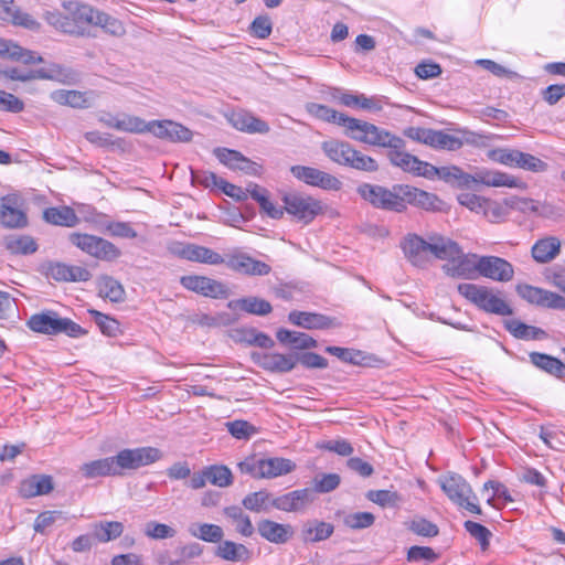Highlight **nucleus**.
Instances as JSON below:
<instances>
[{
  "mask_svg": "<svg viewBox=\"0 0 565 565\" xmlns=\"http://www.w3.org/2000/svg\"><path fill=\"white\" fill-rule=\"evenodd\" d=\"M465 529L472 537H475L480 543L482 550L488 548L491 532L486 526L473 521H466Z\"/></svg>",
  "mask_w": 565,
  "mask_h": 565,
  "instance_id": "0e129e2a",
  "label": "nucleus"
},
{
  "mask_svg": "<svg viewBox=\"0 0 565 565\" xmlns=\"http://www.w3.org/2000/svg\"><path fill=\"white\" fill-rule=\"evenodd\" d=\"M404 135L412 140L439 150L456 151L463 146V141L459 137L449 135L443 130L409 127L405 129Z\"/></svg>",
  "mask_w": 565,
  "mask_h": 565,
  "instance_id": "9b49d317",
  "label": "nucleus"
},
{
  "mask_svg": "<svg viewBox=\"0 0 565 565\" xmlns=\"http://www.w3.org/2000/svg\"><path fill=\"white\" fill-rule=\"evenodd\" d=\"M145 534L153 540H164L174 537L177 531L170 525L151 521L146 524Z\"/></svg>",
  "mask_w": 565,
  "mask_h": 565,
  "instance_id": "13d9d810",
  "label": "nucleus"
},
{
  "mask_svg": "<svg viewBox=\"0 0 565 565\" xmlns=\"http://www.w3.org/2000/svg\"><path fill=\"white\" fill-rule=\"evenodd\" d=\"M216 556L228 562H247L250 559L252 553L244 545L232 541L222 542L215 552Z\"/></svg>",
  "mask_w": 565,
  "mask_h": 565,
  "instance_id": "e433bc0d",
  "label": "nucleus"
},
{
  "mask_svg": "<svg viewBox=\"0 0 565 565\" xmlns=\"http://www.w3.org/2000/svg\"><path fill=\"white\" fill-rule=\"evenodd\" d=\"M276 337L279 342L290 344L295 349L305 350L317 347V341L307 333L280 329L277 331Z\"/></svg>",
  "mask_w": 565,
  "mask_h": 565,
  "instance_id": "79ce46f5",
  "label": "nucleus"
},
{
  "mask_svg": "<svg viewBox=\"0 0 565 565\" xmlns=\"http://www.w3.org/2000/svg\"><path fill=\"white\" fill-rule=\"evenodd\" d=\"M180 282L185 289L204 297L225 298L227 296V288L225 285L205 276H182Z\"/></svg>",
  "mask_w": 565,
  "mask_h": 565,
  "instance_id": "f3484780",
  "label": "nucleus"
},
{
  "mask_svg": "<svg viewBox=\"0 0 565 565\" xmlns=\"http://www.w3.org/2000/svg\"><path fill=\"white\" fill-rule=\"evenodd\" d=\"M53 490V480L46 475H34L24 479L20 484V494L23 498H34L47 494Z\"/></svg>",
  "mask_w": 565,
  "mask_h": 565,
  "instance_id": "2f4dec72",
  "label": "nucleus"
},
{
  "mask_svg": "<svg viewBox=\"0 0 565 565\" xmlns=\"http://www.w3.org/2000/svg\"><path fill=\"white\" fill-rule=\"evenodd\" d=\"M516 153L518 150L515 149L497 148L488 151V158L494 162L514 168Z\"/></svg>",
  "mask_w": 565,
  "mask_h": 565,
  "instance_id": "69168bd1",
  "label": "nucleus"
},
{
  "mask_svg": "<svg viewBox=\"0 0 565 565\" xmlns=\"http://www.w3.org/2000/svg\"><path fill=\"white\" fill-rule=\"evenodd\" d=\"M231 310H242L250 315L266 316L271 312V305L258 297H245L228 302Z\"/></svg>",
  "mask_w": 565,
  "mask_h": 565,
  "instance_id": "f704fd0d",
  "label": "nucleus"
},
{
  "mask_svg": "<svg viewBox=\"0 0 565 565\" xmlns=\"http://www.w3.org/2000/svg\"><path fill=\"white\" fill-rule=\"evenodd\" d=\"M403 186L401 184L386 189L381 185L362 183L356 191L363 200L374 207L399 213L405 211L404 191L401 190Z\"/></svg>",
  "mask_w": 565,
  "mask_h": 565,
  "instance_id": "0eeeda50",
  "label": "nucleus"
},
{
  "mask_svg": "<svg viewBox=\"0 0 565 565\" xmlns=\"http://www.w3.org/2000/svg\"><path fill=\"white\" fill-rule=\"evenodd\" d=\"M401 190L404 191L405 209L407 207V204H412L427 211L440 210L441 201L437 195L411 185H404Z\"/></svg>",
  "mask_w": 565,
  "mask_h": 565,
  "instance_id": "cd10ccee",
  "label": "nucleus"
},
{
  "mask_svg": "<svg viewBox=\"0 0 565 565\" xmlns=\"http://www.w3.org/2000/svg\"><path fill=\"white\" fill-rule=\"evenodd\" d=\"M189 533L196 539L210 543L221 542L224 536L222 527L211 523L192 524L189 527Z\"/></svg>",
  "mask_w": 565,
  "mask_h": 565,
  "instance_id": "c03bdc74",
  "label": "nucleus"
},
{
  "mask_svg": "<svg viewBox=\"0 0 565 565\" xmlns=\"http://www.w3.org/2000/svg\"><path fill=\"white\" fill-rule=\"evenodd\" d=\"M253 358L260 367L276 373L290 372L298 362V358L292 354L276 352L255 353Z\"/></svg>",
  "mask_w": 565,
  "mask_h": 565,
  "instance_id": "4be33fe9",
  "label": "nucleus"
},
{
  "mask_svg": "<svg viewBox=\"0 0 565 565\" xmlns=\"http://www.w3.org/2000/svg\"><path fill=\"white\" fill-rule=\"evenodd\" d=\"M89 313L103 334L107 337H117L121 333L120 324L116 319L97 310H89Z\"/></svg>",
  "mask_w": 565,
  "mask_h": 565,
  "instance_id": "3c124183",
  "label": "nucleus"
},
{
  "mask_svg": "<svg viewBox=\"0 0 565 565\" xmlns=\"http://www.w3.org/2000/svg\"><path fill=\"white\" fill-rule=\"evenodd\" d=\"M459 294L479 309L499 316L512 315V309L501 294L486 286L463 282L458 286Z\"/></svg>",
  "mask_w": 565,
  "mask_h": 565,
  "instance_id": "39448f33",
  "label": "nucleus"
},
{
  "mask_svg": "<svg viewBox=\"0 0 565 565\" xmlns=\"http://www.w3.org/2000/svg\"><path fill=\"white\" fill-rule=\"evenodd\" d=\"M458 202L472 212H486V204L488 201L473 193H461L458 195Z\"/></svg>",
  "mask_w": 565,
  "mask_h": 565,
  "instance_id": "774afa93",
  "label": "nucleus"
},
{
  "mask_svg": "<svg viewBox=\"0 0 565 565\" xmlns=\"http://www.w3.org/2000/svg\"><path fill=\"white\" fill-rule=\"evenodd\" d=\"M430 247L431 259L437 258L447 260V264H450L459 256V245L449 237H445L439 234L430 235Z\"/></svg>",
  "mask_w": 565,
  "mask_h": 565,
  "instance_id": "c756f323",
  "label": "nucleus"
},
{
  "mask_svg": "<svg viewBox=\"0 0 565 565\" xmlns=\"http://www.w3.org/2000/svg\"><path fill=\"white\" fill-rule=\"evenodd\" d=\"M38 77L49 78V76L44 75L42 72H35V71L22 72L17 67L0 70V78H4V79L26 82V81L38 78Z\"/></svg>",
  "mask_w": 565,
  "mask_h": 565,
  "instance_id": "680f3d73",
  "label": "nucleus"
},
{
  "mask_svg": "<svg viewBox=\"0 0 565 565\" xmlns=\"http://www.w3.org/2000/svg\"><path fill=\"white\" fill-rule=\"evenodd\" d=\"M530 356L532 363L537 367L557 377L565 376V364H563L559 360L542 353H532Z\"/></svg>",
  "mask_w": 565,
  "mask_h": 565,
  "instance_id": "a18cd8bd",
  "label": "nucleus"
},
{
  "mask_svg": "<svg viewBox=\"0 0 565 565\" xmlns=\"http://www.w3.org/2000/svg\"><path fill=\"white\" fill-rule=\"evenodd\" d=\"M443 491L448 499L471 513L481 514V509L477 504V497L471 486L457 473H448L438 479Z\"/></svg>",
  "mask_w": 565,
  "mask_h": 565,
  "instance_id": "6e6552de",
  "label": "nucleus"
},
{
  "mask_svg": "<svg viewBox=\"0 0 565 565\" xmlns=\"http://www.w3.org/2000/svg\"><path fill=\"white\" fill-rule=\"evenodd\" d=\"M11 198H3L0 204V223L7 227H21L26 224L25 214L11 205Z\"/></svg>",
  "mask_w": 565,
  "mask_h": 565,
  "instance_id": "ea45409f",
  "label": "nucleus"
},
{
  "mask_svg": "<svg viewBox=\"0 0 565 565\" xmlns=\"http://www.w3.org/2000/svg\"><path fill=\"white\" fill-rule=\"evenodd\" d=\"M375 521V518L370 512H355L344 516V524L353 530L370 527Z\"/></svg>",
  "mask_w": 565,
  "mask_h": 565,
  "instance_id": "bf43d9fd",
  "label": "nucleus"
},
{
  "mask_svg": "<svg viewBox=\"0 0 565 565\" xmlns=\"http://www.w3.org/2000/svg\"><path fill=\"white\" fill-rule=\"evenodd\" d=\"M271 500L267 491H257L246 495L243 500V505L254 512L268 511L269 507H271Z\"/></svg>",
  "mask_w": 565,
  "mask_h": 565,
  "instance_id": "603ef678",
  "label": "nucleus"
},
{
  "mask_svg": "<svg viewBox=\"0 0 565 565\" xmlns=\"http://www.w3.org/2000/svg\"><path fill=\"white\" fill-rule=\"evenodd\" d=\"M257 531L262 537L275 544H285L294 535V529L290 524H281L271 520L259 521Z\"/></svg>",
  "mask_w": 565,
  "mask_h": 565,
  "instance_id": "a878e982",
  "label": "nucleus"
},
{
  "mask_svg": "<svg viewBox=\"0 0 565 565\" xmlns=\"http://www.w3.org/2000/svg\"><path fill=\"white\" fill-rule=\"evenodd\" d=\"M334 531L331 523L323 521L308 522L302 530V537L305 542L317 543L329 539Z\"/></svg>",
  "mask_w": 565,
  "mask_h": 565,
  "instance_id": "37998d69",
  "label": "nucleus"
},
{
  "mask_svg": "<svg viewBox=\"0 0 565 565\" xmlns=\"http://www.w3.org/2000/svg\"><path fill=\"white\" fill-rule=\"evenodd\" d=\"M177 253L184 259L209 265H220L225 262L221 254L211 248L194 244L182 245Z\"/></svg>",
  "mask_w": 565,
  "mask_h": 565,
  "instance_id": "bb28decb",
  "label": "nucleus"
},
{
  "mask_svg": "<svg viewBox=\"0 0 565 565\" xmlns=\"http://www.w3.org/2000/svg\"><path fill=\"white\" fill-rule=\"evenodd\" d=\"M99 295L111 302H120L125 299V289L119 281L111 277H103L98 282Z\"/></svg>",
  "mask_w": 565,
  "mask_h": 565,
  "instance_id": "49530a36",
  "label": "nucleus"
},
{
  "mask_svg": "<svg viewBox=\"0 0 565 565\" xmlns=\"http://www.w3.org/2000/svg\"><path fill=\"white\" fill-rule=\"evenodd\" d=\"M79 471L87 479L118 476L114 457L86 462L81 466Z\"/></svg>",
  "mask_w": 565,
  "mask_h": 565,
  "instance_id": "72a5a7b5",
  "label": "nucleus"
},
{
  "mask_svg": "<svg viewBox=\"0 0 565 565\" xmlns=\"http://www.w3.org/2000/svg\"><path fill=\"white\" fill-rule=\"evenodd\" d=\"M489 489L492 490V494L487 498V503L498 508L499 504L497 503L498 500H503L504 502H512L513 499L510 495L507 487L498 481H488L483 484V492L489 491Z\"/></svg>",
  "mask_w": 565,
  "mask_h": 565,
  "instance_id": "6e6d98bb",
  "label": "nucleus"
},
{
  "mask_svg": "<svg viewBox=\"0 0 565 565\" xmlns=\"http://www.w3.org/2000/svg\"><path fill=\"white\" fill-rule=\"evenodd\" d=\"M26 324L32 331L47 335L65 333L72 338H79L86 333L79 324L52 310L32 315Z\"/></svg>",
  "mask_w": 565,
  "mask_h": 565,
  "instance_id": "423d86ee",
  "label": "nucleus"
},
{
  "mask_svg": "<svg viewBox=\"0 0 565 565\" xmlns=\"http://www.w3.org/2000/svg\"><path fill=\"white\" fill-rule=\"evenodd\" d=\"M508 330L516 338L520 339H541L545 333L543 330L524 324L518 320H511L507 323Z\"/></svg>",
  "mask_w": 565,
  "mask_h": 565,
  "instance_id": "864d4df0",
  "label": "nucleus"
},
{
  "mask_svg": "<svg viewBox=\"0 0 565 565\" xmlns=\"http://www.w3.org/2000/svg\"><path fill=\"white\" fill-rule=\"evenodd\" d=\"M290 172L299 181L326 191H339L342 188V182L337 177L317 168L292 166Z\"/></svg>",
  "mask_w": 565,
  "mask_h": 565,
  "instance_id": "2eb2a0df",
  "label": "nucleus"
},
{
  "mask_svg": "<svg viewBox=\"0 0 565 565\" xmlns=\"http://www.w3.org/2000/svg\"><path fill=\"white\" fill-rule=\"evenodd\" d=\"M282 201L285 211L303 224H309L323 212L321 201L303 193H288Z\"/></svg>",
  "mask_w": 565,
  "mask_h": 565,
  "instance_id": "9d476101",
  "label": "nucleus"
},
{
  "mask_svg": "<svg viewBox=\"0 0 565 565\" xmlns=\"http://www.w3.org/2000/svg\"><path fill=\"white\" fill-rule=\"evenodd\" d=\"M228 433L237 439H248L256 433V429L246 420H234L226 423Z\"/></svg>",
  "mask_w": 565,
  "mask_h": 565,
  "instance_id": "338daca9",
  "label": "nucleus"
},
{
  "mask_svg": "<svg viewBox=\"0 0 565 565\" xmlns=\"http://www.w3.org/2000/svg\"><path fill=\"white\" fill-rule=\"evenodd\" d=\"M347 135L356 141L385 148H404V140L367 121L350 118Z\"/></svg>",
  "mask_w": 565,
  "mask_h": 565,
  "instance_id": "20e7f679",
  "label": "nucleus"
},
{
  "mask_svg": "<svg viewBox=\"0 0 565 565\" xmlns=\"http://www.w3.org/2000/svg\"><path fill=\"white\" fill-rule=\"evenodd\" d=\"M388 158L392 164L403 169L406 172H413L417 175H428L433 166L418 160L416 157L403 151V148H390Z\"/></svg>",
  "mask_w": 565,
  "mask_h": 565,
  "instance_id": "393cba45",
  "label": "nucleus"
},
{
  "mask_svg": "<svg viewBox=\"0 0 565 565\" xmlns=\"http://www.w3.org/2000/svg\"><path fill=\"white\" fill-rule=\"evenodd\" d=\"M0 57L21 61L25 64H40L43 62V58L36 53L24 50L18 44L4 39H0Z\"/></svg>",
  "mask_w": 565,
  "mask_h": 565,
  "instance_id": "473e14b6",
  "label": "nucleus"
},
{
  "mask_svg": "<svg viewBox=\"0 0 565 565\" xmlns=\"http://www.w3.org/2000/svg\"><path fill=\"white\" fill-rule=\"evenodd\" d=\"M315 499L313 490L306 488L274 498L270 505L285 512H299L303 511Z\"/></svg>",
  "mask_w": 565,
  "mask_h": 565,
  "instance_id": "6ab92c4d",
  "label": "nucleus"
},
{
  "mask_svg": "<svg viewBox=\"0 0 565 565\" xmlns=\"http://www.w3.org/2000/svg\"><path fill=\"white\" fill-rule=\"evenodd\" d=\"M206 478L213 486L225 488L232 484L233 476L225 466H212L206 469Z\"/></svg>",
  "mask_w": 565,
  "mask_h": 565,
  "instance_id": "5fc2aeb1",
  "label": "nucleus"
},
{
  "mask_svg": "<svg viewBox=\"0 0 565 565\" xmlns=\"http://www.w3.org/2000/svg\"><path fill=\"white\" fill-rule=\"evenodd\" d=\"M225 264L231 270L246 276H266L271 271V267L262 262L253 258L246 253L233 250L227 254Z\"/></svg>",
  "mask_w": 565,
  "mask_h": 565,
  "instance_id": "dca6fc26",
  "label": "nucleus"
},
{
  "mask_svg": "<svg viewBox=\"0 0 565 565\" xmlns=\"http://www.w3.org/2000/svg\"><path fill=\"white\" fill-rule=\"evenodd\" d=\"M306 110L311 116L332 124H338L340 126H343L347 128L348 120H350L351 117L347 116L345 114L339 113L326 105L317 104V103H308L306 105Z\"/></svg>",
  "mask_w": 565,
  "mask_h": 565,
  "instance_id": "c9c22d12",
  "label": "nucleus"
},
{
  "mask_svg": "<svg viewBox=\"0 0 565 565\" xmlns=\"http://www.w3.org/2000/svg\"><path fill=\"white\" fill-rule=\"evenodd\" d=\"M228 122L237 130L248 134H267L269 126L266 121L245 110H235L227 115Z\"/></svg>",
  "mask_w": 565,
  "mask_h": 565,
  "instance_id": "5701e85b",
  "label": "nucleus"
},
{
  "mask_svg": "<svg viewBox=\"0 0 565 565\" xmlns=\"http://www.w3.org/2000/svg\"><path fill=\"white\" fill-rule=\"evenodd\" d=\"M405 258L416 267H426L431 262L430 235L427 239L409 233L401 241Z\"/></svg>",
  "mask_w": 565,
  "mask_h": 565,
  "instance_id": "4468645a",
  "label": "nucleus"
},
{
  "mask_svg": "<svg viewBox=\"0 0 565 565\" xmlns=\"http://www.w3.org/2000/svg\"><path fill=\"white\" fill-rule=\"evenodd\" d=\"M148 132L170 142H189L193 137L189 128L172 120L149 121Z\"/></svg>",
  "mask_w": 565,
  "mask_h": 565,
  "instance_id": "a211bd4d",
  "label": "nucleus"
},
{
  "mask_svg": "<svg viewBox=\"0 0 565 565\" xmlns=\"http://www.w3.org/2000/svg\"><path fill=\"white\" fill-rule=\"evenodd\" d=\"M124 532V524L118 521H100L92 525V537L100 543L118 539Z\"/></svg>",
  "mask_w": 565,
  "mask_h": 565,
  "instance_id": "4c0bfd02",
  "label": "nucleus"
},
{
  "mask_svg": "<svg viewBox=\"0 0 565 565\" xmlns=\"http://www.w3.org/2000/svg\"><path fill=\"white\" fill-rule=\"evenodd\" d=\"M68 238L73 245L102 260H115L121 254L113 243L98 236L72 233Z\"/></svg>",
  "mask_w": 565,
  "mask_h": 565,
  "instance_id": "f8f14e48",
  "label": "nucleus"
},
{
  "mask_svg": "<svg viewBox=\"0 0 565 565\" xmlns=\"http://www.w3.org/2000/svg\"><path fill=\"white\" fill-rule=\"evenodd\" d=\"M434 171L439 179L446 182H454L459 188H471L475 184L486 186H507V188H525V184L518 178L494 170L479 169L473 174L463 172L456 166L430 168L429 173Z\"/></svg>",
  "mask_w": 565,
  "mask_h": 565,
  "instance_id": "f03ea898",
  "label": "nucleus"
},
{
  "mask_svg": "<svg viewBox=\"0 0 565 565\" xmlns=\"http://www.w3.org/2000/svg\"><path fill=\"white\" fill-rule=\"evenodd\" d=\"M216 158L226 167L233 170H241L247 174H257L260 167L245 158L241 152L236 150H230L226 148H218L214 151Z\"/></svg>",
  "mask_w": 565,
  "mask_h": 565,
  "instance_id": "b1692460",
  "label": "nucleus"
},
{
  "mask_svg": "<svg viewBox=\"0 0 565 565\" xmlns=\"http://www.w3.org/2000/svg\"><path fill=\"white\" fill-rule=\"evenodd\" d=\"M340 476L338 473H326L317 476L313 480V492L328 493L337 489L340 484Z\"/></svg>",
  "mask_w": 565,
  "mask_h": 565,
  "instance_id": "e2e57ef3",
  "label": "nucleus"
},
{
  "mask_svg": "<svg viewBox=\"0 0 565 565\" xmlns=\"http://www.w3.org/2000/svg\"><path fill=\"white\" fill-rule=\"evenodd\" d=\"M532 172H541L546 169V163L541 159L518 150L515 167Z\"/></svg>",
  "mask_w": 565,
  "mask_h": 565,
  "instance_id": "4d7b16f0",
  "label": "nucleus"
},
{
  "mask_svg": "<svg viewBox=\"0 0 565 565\" xmlns=\"http://www.w3.org/2000/svg\"><path fill=\"white\" fill-rule=\"evenodd\" d=\"M43 217L47 223L60 226L72 227L78 223L77 215L68 206L49 207L43 212Z\"/></svg>",
  "mask_w": 565,
  "mask_h": 565,
  "instance_id": "a19ab883",
  "label": "nucleus"
},
{
  "mask_svg": "<svg viewBox=\"0 0 565 565\" xmlns=\"http://www.w3.org/2000/svg\"><path fill=\"white\" fill-rule=\"evenodd\" d=\"M238 468L243 473H248L256 479H274L292 472L296 463L280 457L248 458L239 462Z\"/></svg>",
  "mask_w": 565,
  "mask_h": 565,
  "instance_id": "1a4fd4ad",
  "label": "nucleus"
},
{
  "mask_svg": "<svg viewBox=\"0 0 565 565\" xmlns=\"http://www.w3.org/2000/svg\"><path fill=\"white\" fill-rule=\"evenodd\" d=\"M161 451L153 447L124 449L114 456L118 476L124 470H136L161 458Z\"/></svg>",
  "mask_w": 565,
  "mask_h": 565,
  "instance_id": "ddd939ff",
  "label": "nucleus"
},
{
  "mask_svg": "<svg viewBox=\"0 0 565 565\" xmlns=\"http://www.w3.org/2000/svg\"><path fill=\"white\" fill-rule=\"evenodd\" d=\"M44 19L56 31L74 36L86 35L90 25L100 26L116 36L125 34L119 20L77 1L64 2L62 10L45 12Z\"/></svg>",
  "mask_w": 565,
  "mask_h": 565,
  "instance_id": "f257e3e1",
  "label": "nucleus"
},
{
  "mask_svg": "<svg viewBox=\"0 0 565 565\" xmlns=\"http://www.w3.org/2000/svg\"><path fill=\"white\" fill-rule=\"evenodd\" d=\"M321 149L328 159L340 166L365 172H374L379 168L372 157L362 153L354 149L349 142L342 140H326L321 143Z\"/></svg>",
  "mask_w": 565,
  "mask_h": 565,
  "instance_id": "7ed1b4c3",
  "label": "nucleus"
},
{
  "mask_svg": "<svg viewBox=\"0 0 565 565\" xmlns=\"http://www.w3.org/2000/svg\"><path fill=\"white\" fill-rule=\"evenodd\" d=\"M149 122L138 116L122 115L118 117V122L115 129L130 134H145L148 132Z\"/></svg>",
  "mask_w": 565,
  "mask_h": 565,
  "instance_id": "8fccbe9b",
  "label": "nucleus"
},
{
  "mask_svg": "<svg viewBox=\"0 0 565 565\" xmlns=\"http://www.w3.org/2000/svg\"><path fill=\"white\" fill-rule=\"evenodd\" d=\"M561 252V241L555 236L543 237L532 246V257L536 263H550L557 257Z\"/></svg>",
  "mask_w": 565,
  "mask_h": 565,
  "instance_id": "7c9ffc66",
  "label": "nucleus"
},
{
  "mask_svg": "<svg viewBox=\"0 0 565 565\" xmlns=\"http://www.w3.org/2000/svg\"><path fill=\"white\" fill-rule=\"evenodd\" d=\"M479 275L495 281H510L514 270L512 265L497 256H481Z\"/></svg>",
  "mask_w": 565,
  "mask_h": 565,
  "instance_id": "aec40b11",
  "label": "nucleus"
},
{
  "mask_svg": "<svg viewBox=\"0 0 565 565\" xmlns=\"http://www.w3.org/2000/svg\"><path fill=\"white\" fill-rule=\"evenodd\" d=\"M50 97L56 104L70 106L73 108H85L89 106L86 93L73 89H56L50 94Z\"/></svg>",
  "mask_w": 565,
  "mask_h": 565,
  "instance_id": "58836bf2",
  "label": "nucleus"
},
{
  "mask_svg": "<svg viewBox=\"0 0 565 565\" xmlns=\"http://www.w3.org/2000/svg\"><path fill=\"white\" fill-rule=\"evenodd\" d=\"M366 498L383 508L394 507L399 501L398 494L390 490H371L367 492Z\"/></svg>",
  "mask_w": 565,
  "mask_h": 565,
  "instance_id": "052dcab7",
  "label": "nucleus"
},
{
  "mask_svg": "<svg viewBox=\"0 0 565 565\" xmlns=\"http://www.w3.org/2000/svg\"><path fill=\"white\" fill-rule=\"evenodd\" d=\"M480 259L481 256L471 253L465 254L460 249L458 258L450 264H445L443 268L448 276L469 279L479 275Z\"/></svg>",
  "mask_w": 565,
  "mask_h": 565,
  "instance_id": "412c9836",
  "label": "nucleus"
},
{
  "mask_svg": "<svg viewBox=\"0 0 565 565\" xmlns=\"http://www.w3.org/2000/svg\"><path fill=\"white\" fill-rule=\"evenodd\" d=\"M224 513L227 518H230L236 531L243 536H252L254 533V526L252 524L250 519L244 514L243 510L238 507H228L224 510Z\"/></svg>",
  "mask_w": 565,
  "mask_h": 565,
  "instance_id": "de8ad7c7",
  "label": "nucleus"
},
{
  "mask_svg": "<svg viewBox=\"0 0 565 565\" xmlns=\"http://www.w3.org/2000/svg\"><path fill=\"white\" fill-rule=\"evenodd\" d=\"M6 247L13 254H31L36 250V243L28 235H10L4 241Z\"/></svg>",
  "mask_w": 565,
  "mask_h": 565,
  "instance_id": "09e8293b",
  "label": "nucleus"
},
{
  "mask_svg": "<svg viewBox=\"0 0 565 565\" xmlns=\"http://www.w3.org/2000/svg\"><path fill=\"white\" fill-rule=\"evenodd\" d=\"M288 320L298 327L305 329H329L335 327L334 320L315 312L297 311L294 310L288 315Z\"/></svg>",
  "mask_w": 565,
  "mask_h": 565,
  "instance_id": "c85d7f7f",
  "label": "nucleus"
}]
</instances>
